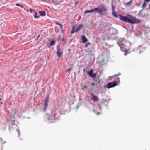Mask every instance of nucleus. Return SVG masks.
Returning a JSON list of instances; mask_svg holds the SVG:
<instances>
[{
	"mask_svg": "<svg viewBox=\"0 0 150 150\" xmlns=\"http://www.w3.org/2000/svg\"><path fill=\"white\" fill-rule=\"evenodd\" d=\"M131 45V43L129 41L123 39L119 46L122 51L124 52V55L125 56L130 53L131 52L129 50V48Z\"/></svg>",
	"mask_w": 150,
	"mask_h": 150,
	"instance_id": "obj_1",
	"label": "nucleus"
},
{
	"mask_svg": "<svg viewBox=\"0 0 150 150\" xmlns=\"http://www.w3.org/2000/svg\"><path fill=\"white\" fill-rule=\"evenodd\" d=\"M107 11V9L103 5L101 4L100 5L99 8L98 7H96L91 10H86L85 11L84 14H86L87 13L95 12V13H96L97 12L100 15L103 16L106 14L105 13Z\"/></svg>",
	"mask_w": 150,
	"mask_h": 150,
	"instance_id": "obj_2",
	"label": "nucleus"
},
{
	"mask_svg": "<svg viewBox=\"0 0 150 150\" xmlns=\"http://www.w3.org/2000/svg\"><path fill=\"white\" fill-rule=\"evenodd\" d=\"M127 16L129 17L119 15V18L120 20L125 22H128L132 24L139 23L141 22L140 20L136 19V18L133 17L130 15L128 14Z\"/></svg>",
	"mask_w": 150,
	"mask_h": 150,
	"instance_id": "obj_3",
	"label": "nucleus"
},
{
	"mask_svg": "<svg viewBox=\"0 0 150 150\" xmlns=\"http://www.w3.org/2000/svg\"><path fill=\"white\" fill-rule=\"evenodd\" d=\"M49 96H48V97L45 98V101L44 102V108L43 110L44 112H45L46 111V109L47 108L48 105V98Z\"/></svg>",
	"mask_w": 150,
	"mask_h": 150,
	"instance_id": "obj_4",
	"label": "nucleus"
},
{
	"mask_svg": "<svg viewBox=\"0 0 150 150\" xmlns=\"http://www.w3.org/2000/svg\"><path fill=\"white\" fill-rule=\"evenodd\" d=\"M47 119L49 120H53L55 119V115L52 114V116L49 114H46Z\"/></svg>",
	"mask_w": 150,
	"mask_h": 150,
	"instance_id": "obj_5",
	"label": "nucleus"
},
{
	"mask_svg": "<svg viewBox=\"0 0 150 150\" xmlns=\"http://www.w3.org/2000/svg\"><path fill=\"white\" fill-rule=\"evenodd\" d=\"M107 85L108 88L114 87L117 85L116 81L109 83L107 84Z\"/></svg>",
	"mask_w": 150,
	"mask_h": 150,
	"instance_id": "obj_6",
	"label": "nucleus"
},
{
	"mask_svg": "<svg viewBox=\"0 0 150 150\" xmlns=\"http://www.w3.org/2000/svg\"><path fill=\"white\" fill-rule=\"evenodd\" d=\"M92 97L91 99L93 101L98 102L99 101V99L98 96H96L94 94L92 95L91 96Z\"/></svg>",
	"mask_w": 150,
	"mask_h": 150,
	"instance_id": "obj_7",
	"label": "nucleus"
},
{
	"mask_svg": "<svg viewBox=\"0 0 150 150\" xmlns=\"http://www.w3.org/2000/svg\"><path fill=\"white\" fill-rule=\"evenodd\" d=\"M57 54L58 56H61L62 54V53L63 51L58 46L57 47Z\"/></svg>",
	"mask_w": 150,
	"mask_h": 150,
	"instance_id": "obj_8",
	"label": "nucleus"
},
{
	"mask_svg": "<svg viewBox=\"0 0 150 150\" xmlns=\"http://www.w3.org/2000/svg\"><path fill=\"white\" fill-rule=\"evenodd\" d=\"M81 39L83 43H85L88 41L87 39L84 35H83L82 36Z\"/></svg>",
	"mask_w": 150,
	"mask_h": 150,
	"instance_id": "obj_9",
	"label": "nucleus"
},
{
	"mask_svg": "<svg viewBox=\"0 0 150 150\" xmlns=\"http://www.w3.org/2000/svg\"><path fill=\"white\" fill-rule=\"evenodd\" d=\"M38 12L41 16H45L46 15V13L45 11H39Z\"/></svg>",
	"mask_w": 150,
	"mask_h": 150,
	"instance_id": "obj_10",
	"label": "nucleus"
},
{
	"mask_svg": "<svg viewBox=\"0 0 150 150\" xmlns=\"http://www.w3.org/2000/svg\"><path fill=\"white\" fill-rule=\"evenodd\" d=\"M83 26L82 25H79L77 27V28L76 30V32H77L78 31H79V30L82 28Z\"/></svg>",
	"mask_w": 150,
	"mask_h": 150,
	"instance_id": "obj_11",
	"label": "nucleus"
},
{
	"mask_svg": "<svg viewBox=\"0 0 150 150\" xmlns=\"http://www.w3.org/2000/svg\"><path fill=\"white\" fill-rule=\"evenodd\" d=\"M81 87L83 91L86 88V86L83 83H82L81 85Z\"/></svg>",
	"mask_w": 150,
	"mask_h": 150,
	"instance_id": "obj_12",
	"label": "nucleus"
},
{
	"mask_svg": "<svg viewBox=\"0 0 150 150\" xmlns=\"http://www.w3.org/2000/svg\"><path fill=\"white\" fill-rule=\"evenodd\" d=\"M75 28L74 26H73L72 28V30L71 32V34L74 33L76 30H75Z\"/></svg>",
	"mask_w": 150,
	"mask_h": 150,
	"instance_id": "obj_13",
	"label": "nucleus"
},
{
	"mask_svg": "<svg viewBox=\"0 0 150 150\" xmlns=\"http://www.w3.org/2000/svg\"><path fill=\"white\" fill-rule=\"evenodd\" d=\"M56 24L58 25L60 27V28L61 29H62L63 27V26L62 25L59 23H58V22H57L56 23Z\"/></svg>",
	"mask_w": 150,
	"mask_h": 150,
	"instance_id": "obj_14",
	"label": "nucleus"
},
{
	"mask_svg": "<svg viewBox=\"0 0 150 150\" xmlns=\"http://www.w3.org/2000/svg\"><path fill=\"white\" fill-rule=\"evenodd\" d=\"M96 74L95 73H92L91 75L90 76V77L93 78H94L96 76Z\"/></svg>",
	"mask_w": 150,
	"mask_h": 150,
	"instance_id": "obj_15",
	"label": "nucleus"
},
{
	"mask_svg": "<svg viewBox=\"0 0 150 150\" xmlns=\"http://www.w3.org/2000/svg\"><path fill=\"white\" fill-rule=\"evenodd\" d=\"M55 43V42L54 41V40H52L50 43V45L52 46L53 45H54V44Z\"/></svg>",
	"mask_w": 150,
	"mask_h": 150,
	"instance_id": "obj_16",
	"label": "nucleus"
},
{
	"mask_svg": "<svg viewBox=\"0 0 150 150\" xmlns=\"http://www.w3.org/2000/svg\"><path fill=\"white\" fill-rule=\"evenodd\" d=\"M93 73V70L91 69L88 72V74L90 76L91 74Z\"/></svg>",
	"mask_w": 150,
	"mask_h": 150,
	"instance_id": "obj_17",
	"label": "nucleus"
},
{
	"mask_svg": "<svg viewBox=\"0 0 150 150\" xmlns=\"http://www.w3.org/2000/svg\"><path fill=\"white\" fill-rule=\"evenodd\" d=\"M39 17V16H37V13L36 12H34V18H38Z\"/></svg>",
	"mask_w": 150,
	"mask_h": 150,
	"instance_id": "obj_18",
	"label": "nucleus"
},
{
	"mask_svg": "<svg viewBox=\"0 0 150 150\" xmlns=\"http://www.w3.org/2000/svg\"><path fill=\"white\" fill-rule=\"evenodd\" d=\"M146 1H144V2H143L142 5V8H144L146 6Z\"/></svg>",
	"mask_w": 150,
	"mask_h": 150,
	"instance_id": "obj_19",
	"label": "nucleus"
},
{
	"mask_svg": "<svg viewBox=\"0 0 150 150\" xmlns=\"http://www.w3.org/2000/svg\"><path fill=\"white\" fill-rule=\"evenodd\" d=\"M112 14H113V16L115 18H117V15L113 11H112Z\"/></svg>",
	"mask_w": 150,
	"mask_h": 150,
	"instance_id": "obj_20",
	"label": "nucleus"
},
{
	"mask_svg": "<svg viewBox=\"0 0 150 150\" xmlns=\"http://www.w3.org/2000/svg\"><path fill=\"white\" fill-rule=\"evenodd\" d=\"M16 5L18 6H19L20 7H21L22 8H24V6L22 5H21L20 4H19V3H17L16 4Z\"/></svg>",
	"mask_w": 150,
	"mask_h": 150,
	"instance_id": "obj_21",
	"label": "nucleus"
},
{
	"mask_svg": "<svg viewBox=\"0 0 150 150\" xmlns=\"http://www.w3.org/2000/svg\"><path fill=\"white\" fill-rule=\"evenodd\" d=\"M90 43H89V42H88L86 43V44H85V47L86 48L88 46V45H90Z\"/></svg>",
	"mask_w": 150,
	"mask_h": 150,
	"instance_id": "obj_22",
	"label": "nucleus"
},
{
	"mask_svg": "<svg viewBox=\"0 0 150 150\" xmlns=\"http://www.w3.org/2000/svg\"><path fill=\"white\" fill-rule=\"evenodd\" d=\"M98 106H99V108L100 109V110H101V105L100 104H98Z\"/></svg>",
	"mask_w": 150,
	"mask_h": 150,
	"instance_id": "obj_23",
	"label": "nucleus"
},
{
	"mask_svg": "<svg viewBox=\"0 0 150 150\" xmlns=\"http://www.w3.org/2000/svg\"><path fill=\"white\" fill-rule=\"evenodd\" d=\"M92 50H89L88 52V54H91V53L92 52Z\"/></svg>",
	"mask_w": 150,
	"mask_h": 150,
	"instance_id": "obj_24",
	"label": "nucleus"
},
{
	"mask_svg": "<svg viewBox=\"0 0 150 150\" xmlns=\"http://www.w3.org/2000/svg\"><path fill=\"white\" fill-rule=\"evenodd\" d=\"M71 69H72V68H70L68 70H67V71L69 72Z\"/></svg>",
	"mask_w": 150,
	"mask_h": 150,
	"instance_id": "obj_25",
	"label": "nucleus"
},
{
	"mask_svg": "<svg viewBox=\"0 0 150 150\" xmlns=\"http://www.w3.org/2000/svg\"><path fill=\"white\" fill-rule=\"evenodd\" d=\"M150 0H144V1L146 2H148L150 1Z\"/></svg>",
	"mask_w": 150,
	"mask_h": 150,
	"instance_id": "obj_26",
	"label": "nucleus"
},
{
	"mask_svg": "<svg viewBox=\"0 0 150 150\" xmlns=\"http://www.w3.org/2000/svg\"><path fill=\"white\" fill-rule=\"evenodd\" d=\"M92 86H95L94 83H92Z\"/></svg>",
	"mask_w": 150,
	"mask_h": 150,
	"instance_id": "obj_27",
	"label": "nucleus"
},
{
	"mask_svg": "<svg viewBox=\"0 0 150 150\" xmlns=\"http://www.w3.org/2000/svg\"><path fill=\"white\" fill-rule=\"evenodd\" d=\"M78 2L76 1L75 2V4L76 5L78 4Z\"/></svg>",
	"mask_w": 150,
	"mask_h": 150,
	"instance_id": "obj_28",
	"label": "nucleus"
},
{
	"mask_svg": "<svg viewBox=\"0 0 150 150\" xmlns=\"http://www.w3.org/2000/svg\"><path fill=\"white\" fill-rule=\"evenodd\" d=\"M100 114V113L99 112H98L97 113V115H98L99 114Z\"/></svg>",
	"mask_w": 150,
	"mask_h": 150,
	"instance_id": "obj_29",
	"label": "nucleus"
},
{
	"mask_svg": "<svg viewBox=\"0 0 150 150\" xmlns=\"http://www.w3.org/2000/svg\"><path fill=\"white\" fill-rule=\"evenodd\" d=\"M130 2H128V3H127L126 4L127 5V4H129V3H130Z\"/></svg>",
	"mask_w": 150,
	"mask_h": 150,
	"instance_id": "obj_30",
	"label": "nucleus"
},
{
	"mask_svg": "<svg viewBox=\"0 0 150 150\" xmlns=\"http://www.w3.org/2000/svg\"><path fill=\"white\" fill-rule=\"evenodd\" d=\"M78 108H79V106H76V108L77 109H78Z\"/></svg>",
	"mask_w": 150,
	"mask_h": 150,
	"instance_id": "obj_31",
	"label": "nucleus"
},
{
	"mask_svg": "<svg viewBox=\"0 0 150 150\" xmlns=\"http://www.w3.org/2000/svg\"><path fill=\"white\" fill-rule=\"evenodd\" d=\"M30 11V12H32L33 11V10H32V9H31Z\"/></svg>",
	"mask_w": 150,
	"mask_h": 150,
	"instance_id": "obj_32",
	"label": "nucleus"
},
{
	"mask_svg": "<svg viewBox=\"0 0 150 150\" xmlns=\"http://www.w3.org/2000/svg\"><path fill=\"white\" fill-rule=\"evenodd\" d=\"M40 35H39L38 36V37H37V38L38 39V38H39V37H40Z\"/></svg>",
	"mask_w": 150,
	"mask_h": 150,
	"instance_id": "obj_33",
	"label": "nucleus"
},
{
	"mask_svg": "<svg viewBox=\"0 0 150 150\" xmlns=\"http://www.w3.org/2000/svg\"><path fill=\"white\" fill-rule=\"evenodd\" d=\"M95 110L94 109L93 110V112H95Z\"/></svg>",
	"mask_w": 150,
	"mask_h": 150,
	"instance_id": "obj_34",
	"label": "nucleus"
},
{
	"mask_svg": "<svg viewBox=\"0 0 150 150\" xmlns=\"http://www.w3.org/2000/svg\"><path fill=\"white\" fill-rule=\"evenodd\" d=\"M149 8H150V4H149Z\"/></svg>",
	"mask_w": 150,
	"mask_h": 150,
	"instance_id": "obj_35",
	"label": "nucleus"
},
{
	"mask_svg": "<svg viewBox=\"0 0 150 150\" xmlns=\"http://www.w3.org/2000/svg\"><path fill=\"white\" fill-rule=\"evenodd\" d=\"M17 132H18V133H19V130H17Z\"/></svg>",
	"mask_w": 150,
	"mask_h": 150,
	"instance_id": "obj_36",
	"label": "nucleus"
},
{
	"mask_svg": "<svg viewBox=\"0 0 150 150\" xmlns=\"http://www.w3.org/2000/svg\"><path fill=\"white\" fill-rule=\"evenodd\" d=\"M38 39V38H36V39H35V40H37Z\"/></svg>",
	"mask_w": 150,
	"mask_h": 150,
	"instance_id": "obj_37",
	"label": "nucleus"
},
{
	"mask_svg": "<svg viewBox=\"0 0 150 150\" xmlns=\"http://www.w3.org/2000/svg\"><path fill=\"white\" fill-rule=\"evenodd\" d=\"M1 99L0 98V101H1Z\"/></svg>",
	"mask_w": 150,
	"mask_h": 150,
	"instance_id": "obj_38",
	"label": "nucleus"
}]
</instances>
